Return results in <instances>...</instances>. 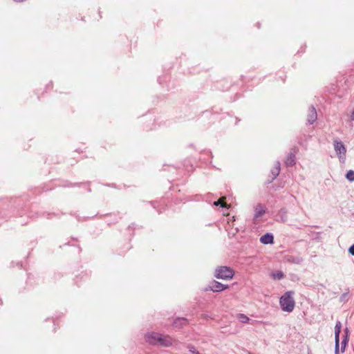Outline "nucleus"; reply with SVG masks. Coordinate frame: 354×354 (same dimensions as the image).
<instances>
[{"mask_svg":"<svg viewBox=\"0 0 354 354\" xmlns=\"http://www.w3.org/2000/svg\"><path fill=\"white\" fill-rule=\"evenodd\" d=\"M260 242L263 244H272L274 242V236L272 233H266L260 237Z\"/></svg>","mask_w":354,"mask_h":354,"instance_id":"9","label":"nucleus"},{"mask_svg":"<svg viewBox=\"0 0 354 354\" xmlns=\"http://www.w3.org/2000/svg\"><path fill=\"white\" fill-rule=\"evenodd\" d=\"M266 213V207L263 205L259 203L255 207L254 209V218L261 217Z\"/></svg>","mask_w":354,"mask_h":354,"instance_id":"10","label":"nucleus"},{"mask_svg":"<svg viewBox=\"0 0 354 354\" xmlns=\"http://www.w3.org/2000/svg\"><path fill=\"white\" fill-rule=\"evenodd\" d=\"M214 206H220L222 208L225 207V205L223 203H222L221 200H218L216 201H214Z\"/></svg>","mask_w":354,"mask_h":354,"instance_id":"21","label":"nucleus"},{"mask_svg":"<svg viewBox=\"0 0 354 354\" xmlns=\"http://www.w3.org/2000/svg\"><path fill=\"white\" fill-rule=\"evenodd\" d=\"M342 324L337 321L335 326V354H339V334L341 333Z\"/></svg>","mask_w":354,"mask_h":354,"instance_id":"5","label":"nucleus"},{"mask_svg":"<svg viewBox=\"0 0 354 354\" xmlns=\"http://www.w3.org/2000/svg\"><path fill=\"white\" fill-rule=\"evenodd\" d=\"M281 164L279 161H277L274 167L271 169V179L269 180V183L272 182L279 176Z\"/></svg>","mask_w":354,"mask_h":354,"instance_id":"8","label":"nucleus"},{"mask_svg":"<svg viewBox=\"0 0 354 354\" xmlns=\"http://www.w3.org/2000/svg\"><path fill=\"white\" fill-rule=\"evenodd\" d=\"M344 337H348L349 338V330L348 328H346L344 329Z\"/></svg>","mask_w":354,"mask_h":354,"instance_id":"23","label":"nucleus"},{"mask_svg":"<svg viewBox=\"0 0 354 354\" xmlns=\"http://www.w3.org/2000/svg\"><path fill=\"white\" fill-rule=\"evenodd\" d=\"M288 262L295 264H300L303 262L304 259L300 256H292L290 255L286 257Z\"/></svg>","mask_w":354,"mask_h":354,"instance_id":"13","label":"nucleus"},{"mask_svg":"<svg viewBox=\"0 0 354 354\" xmlns=\"http://www.w3.org/2000/svg\"><path fill=\"white\" fill-rule=\"evenodd\" d=\"M348 337H343V339L342 341V345H341V351L343 353L345 351V348H346V344H348Z\"/></svg>","mask_w":354,"mask_h":354,"instance_id":"19","label":"nucleus"},{"mask_svg":"<svg viewBox=\"0 0 354 354\" xmlns=\"http://www.w3.org/2000/svg\"><path fill=\"white\" fill-rule=\"evenodd\" d=\"M187 323V319L186 318H184V317H178V318H176L174 322H173V326L175 328H180L185 325H186Z\"/></svg>","mask_w":354,"mask_h":354,"instance_id":"14","label":"nucleus"},{"mask_svg":"<svg viewBox=\"0 0 354 354\" xmlns=\"http://www.w3.org/2000/svg\"><path fill=\"white\" fill-rule=\"evenodd\" d=\"M157 345L167 347L171 345V342L169 337H162L160 335L159 338L158 339Z\"/></svg>","mask_w":354,"mask_h":354,"instance_id":"12","label":"nucleus"},{"mask_svg":"<svg viewBox=\"0 0 354 354\" xmlns=\"http://www.w3.org/2000/svg\"><path fill=\"white\" fill-rule=\"evenodd\" d=\"M260 27V25L259 24H257V28H259Z\"/></svg>","mask_w":354,"mask_h":354,"instance_id":"27","label":"nucleus"},{"mask_svg":"<svg viewBox=\"0 0 354 354\" xmlns=\"http://www.w3.org/2000/svg\"><path fill=\"white\" fill-rule=\"evenodd\" d=\"M346 178L350 182L354 181V171L353 170L348 171V172L346 174Z\"/></svg>","mask_w":354,"mask_h":354,"instance_id":"17","label":"nucleus"},{"mask_svg":"<svg viewBox=\"0 0 354 354\" xmlns=\"http://www.w3.org/2000/svg\"><path fill=\"white\" fill-rule=\"evenodd\" d=\"M234 274L232 269L227 266L218 267L215 270L214 277L221 279H231Z\"/></svg>","mask_w":354,"mask_h":354,"instance_id":"2","label":"nucleus"},{"mask_svg":"<svg viewBox=\"0 0 354 354\" xmlns=\"http://www.w3.org/2000/svg\"><path fill=\"white\" fill-rule=\"evenodd\" d=\"M287 213L288 212L285 208H281L279 211L277 216L279 218L281 222L284 223L288 221Z\"/></svg>","mask_w":354,"mask_h":354,"instance_id":"15","label":"nucleus"},{"mask_svg":"<svg viewBox=\"0 0 354 354\" xmlns=\"http://www.w3.org/2000/svg\"><path fill=\"white\" fill-rule=\"evenodd\" d=\"M160 334L156 333H149L145 335V340L150 344L157 345Z\"/></svg>","mask_w":354,"mask_h":354,"instance_id":"7","label":"nucleus"},{"mask_svg":"<svg viewBox=\"0 0 354 354\" xmlns=\"http://www.w3.org/2000/svg\"><path fill=\"white\" fill-rule=\"evenodd\" d=\"M351 120H354V110H353V111L351 112Z\"/></svg>","mask_w":354,"mask_h":354,"instance_id":"25","label":"nucleus"},{"mask_svg":"<svg viewBox=\"0 0 354 354\" xmlns=\"http://www.w3.org/2000/svg\"><path fill=\"white\" fill-rule=\"evenodd\" d=\"M187 348L192 354H201L198 351H196V348L193 345L189 344L187 345Z\"/></svg>","mask_w":354,"mask_h":354,"instance_id":"20","label":"nucleus"},{"mask_svg":"<svg viewBox=\"0 0 354 354\" xmlns=\"http://www.w3.org/2000/svg\"><path fill=\"white\" fill-rule=\"evenodd\" d=\"M348 252L354 256V243L353 245H351L349 248H348Z\"/></svg>","mask_w":354,"mask_h":354,"instance_id":"22","label":"nucleus"},{"mask_svg":"<svg viewBox=\"0 0 354 354\" xmlns=\"http://www.w3.org/2000/svg\"><path fill=\"white\" fill-rule=\"evenodd\" d=\"M317 118V111L314 106H310L307 115V122L309 124H313Z\"/></svg>","mask_w":354,"mask_h":354,"instance_id":"6","label":"nucleus"},{"mask_svg":"<svg viewBox=\"0 0 354 354\" xmlns=\"http://www.w3.org/2000/svg\"><path fill=\"white\" fill-rule=\"evenodd\" d=\"M284 274L282 271H277V272L272 273V278L274 279H281L283 278Z\"/></svg>","mask_w":354,"mask_h":354,"instance_id":"18","label":"nucleus"},{"mask_svg":"<svg viewBox=\"0 0 354 354\" xmlns=\"http://www.w3.org/2000/svg\"><path fill=\"white\" fill-rule=\"evenodd\" d=\"M295 154L294 152H290L285 160V164L287 167H292L295 165Z\"/></svg>","mask_w":354,"mask_h":354,"instance_id":"11","label":"nucleus"},{"mask_svg":"<svg viewBox=\"0 0 354 354\" xmlns=\"http://www.w3.org/2000/svg\"><path fill=\"white\" fill-rule=\"evenodd\" d=\"M347 295H348V294H347V293H344V294L341 296V297H340V300H341V301H344V300H346V297H347Z\"/></svg>","mask_w":354,"mask_h":354,"instance_id":"24","label":"nucleus"},{"mask_svg":"<svg viewBox=\"0 0 354 354\" xmlns=\"http://www.w3.org/2000/svg\"><path fill=\"white\" fill-rule=\"evenodd\" d=\"M237 317L241 323H244V324L248 323L250 320V319L248 316H246L245 315L242 314V313L238 314Z\"/></svg>","mask_w":354,"mask_h":354,"instance_id":"16","label":"nucleus"},{"mask_svg":"<svg viewBox=\"0 0 354 354\" xmlns=\"http://www.w3.org/2000/svg\"><path fill=\"white\" fill-rule=\"evenodd\" d=\"M248 354H252L250 352H248Z\"/></svg>","mask_w":354,"mask_h":354,"instance_id":"28","label":"nucleus"},{"mask_svg":"<svg viewBox=\"0 0 354 354\" xmlns=\"http://www.w3.org/2000/svg\"><path fill=\"white\" fill-rule=\"evenodd\" d=\"M1 304H2V301H1V299H0V305H1Z\"/></svg>","mask_w":354,"mask_h":354,"instance_id":"26","label":"nucleus"},{"mask_svg":"<svg viewBox=\"0 0 354 354\" xmlns=\"http://www.w3.org/2000/svg\"><path fill=\"white\" fill-rule=\"evenodd\" d=\"M227 288H228L227 285H224L217 281L213 280L204 288V291L207 292L211 290L214 292H220Z\"/></svg>","mask_w":354,"mask_h":354,"instance_id":"4","label":"nucleus"},{"mask_svg":"<svg viewBox=\"0 0 354 354\" xmlns=\"http://www.w3.org/2000/svg\"><path fill=\"white\" fill-rule=\"evenodd\" d=\"M334 149L337 153L339 160L342 162L345 161L346 149L342 141L335 140L333 142Z\"/></svg>","mask_w":354,"mask_h":354,"instance_id":"3","label":"nucleus"},{"mask_svg":"<svg viewBox=\"0 0 354 354\" xmlns=\"http://www.w3.org/2000/svg\"><path fill=\"white\" fill-rule=\"evenodd\" d=\"M293 291L286 292L279 299V305L281 310L284 312L291 313L295 306V301L293 298Z\"/></svg>","mask_w":354,"mask_h":354,"instance_id":"1","label":"nucleus"}]
</instances>
